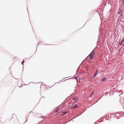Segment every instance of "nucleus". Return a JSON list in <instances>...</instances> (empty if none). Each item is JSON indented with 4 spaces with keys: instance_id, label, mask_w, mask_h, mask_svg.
<instances>
[{
    "instance_id": "9",
    "label": "nucleus",
    "mask_w": 124,
    "mask_h": 124,
    "mask_svg": "<svg viewBox=\"0 0 124 124\" xmlns=\"http://www.w3.org/2000/svg\"><path fill=\"white\" fill-rule=\"evenodd\" d=\"M64 113H66V112H64Z\"/></svg>"
},
{
    "instance_id": "6",
    "label": "nucleus",
    "mask_w": 124,
    "mask_h": 124,
    "mask_svg": "<svg viewBox=\"0 0 124 124\" xmlns=\"http://www.w3.org/2000/svg\"><path fill=\"white\" fill-rule=\"evenodd\" d=\"M24 62V60H23V62H22V64H23Z\"/></svg>"
},
{
    "instance_id": "3",
    "label": "nucleus",
    "mask_w": 124,
    "mask_h": 124,
    "mask_svg": "<svg viewBox=\"0 0 124 124\" xmlns=\"http://www.w3.org/2000/svg\"><path fill=\"white\" fill-rule=\"evenodd\" d=\"M97 70H96L95 73V74H94V77H95L96 76L97 74Z\"/></svg>"
},
{
    "instance_id": "5",
    "label": "nucleus",
    "mask_w": 124,
    "mask_h": 124,
    "mask_svg": "<svg viewBox=\"0 0 124 124\" xmlns=\"http://www.w3.org/2000/svg\"><path fill=\"white\" fill-rule=\"evenodd\" d=\"M60 110V109H59V108H57V109H56V111H55V112H57L59 110Z\"/></svg>"
},
{
    "instance_id": "1",
    "label": "nucleus",
    "mask_w": 124,
    "mask_h": 124,
    "mask_svg": "<svg viewBox=\"0 0 124 124\" xmlns=\"http://www.w3.org/2000/svg\"><path fill=\"white\" fill-rule=\"evenodd\" d=\"M95 53V51L94 50H93L89 55L90 58L91 59H93L94 58L93 54Z\"/></svg>"
},
{
    "instance_id": "4",
    "label": "nucleus",
    "mask_w": 124,
    "mask_h": 124,
    "mask_svg": "<svg viewBox=\"0 0 124 124\" xmlns=\"http://www.w3.org/2000/svg\"><path fill=\"white\" fill-rule=\"evenodd\" d=\"M106 78H104L102 79V81H104L105 80H106Z\"/></svg>"
},
{
    "instance_id": "2",
    "label": "nucleus",
    "mask_w": 124,
    "mask_h": 124,
    "mask_svg": "<svg viewBox=\"0 0 124 124\" xmlns=\"http://www.w3.org/2000/svg\"><path fill=\"white\" fill-rule=\"evenodd\" d=\"M124 41V38L122 39V41L120 43L121 44H122Z\"/></svg>"
},
{
    "instance_id": "7",
    "label": "nucleus",
    "mask_w": 124,
    "mask_h": 124,
    "mask_svg": "<svg viewBox=\"0 0 124 124\" xmlns=\"http://www.w3.org/2000/svg\"><path fill=\"white\" fill-rule=\"evenodd\" d=\"M75 79H76V80H77V81L78 82V79H77V77H75Z\"/></svg>"
},
{
    "instance_id": "8",
    "label": "nucleus",
    "mask_w": 124,
    "mask_h": 124,
    "mask_svg": "<svg viewBox=\"0 0 124 124\" xmlns=\"http://www.w3.org/2000/svg\"><path fill=\"white\" fill-rule=\"evenodd\" d=\"M94 93V92H93L92 93V94H91V95H93V93Z\"/></svg>"
}]
</instances>
